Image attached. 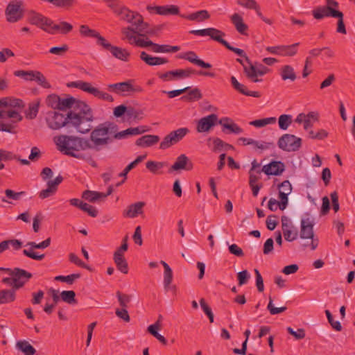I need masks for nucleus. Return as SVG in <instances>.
<instances>
[{"instance_id": "f257e3e1", "label": "nucleus", "mask_w": 355, "mask_h": 355, "mask_svg": "<svg viewBox=\"0 0 355 355\" xmlns=\"http://www.w3.org/2000/svg\"><path fill=\"white\" fill-rule=\"evenodd\" d=\"M114 12L121 19L125 20L132 26L121 28L122 40L133 44L139 37H145L146 35H153L154 33L147 30L148 24L144 21L143 17L139 13L134 12L127 8H113Z\"/></svg>"}, {"instance_id": "f03ea898", "label": "nucleus", "mask_w": 355, "mask_h": 355, "mask_svg": "<svg viewBox=\"0 0 355 355\" xmlns=\"http://www.w3.org/2000/svg\"><path fill=\"white\" fill-rule=\"evenodd\" d=\"M24 106L19 98L13 96L1 98V131L13 132L15 125L22 119L21 112Z\"/></svg>"}, {"instance_id": "7ed1b4c3", "label": "nucleus", "mask_w": 355, "mask_h": 355, "mask_svg": "<svg viewBox=\"0 0 355 355\" xmlns=\"http://www.w3.org/2000/svg\"><path fill=\"white\" fill-rule=\"evenodd\" d=\"M58 148L64 153L80 158V151L92 149L89 139L83 137L60 135L54 138Z\"/></svg>"}, {"instance_id": "20e7f679", "label": "nucleus", "mask_w": 355, "mask_h": 355, "mask_svg": "<svg viewBox=\"0 0 355 355\" xmlns=\"http://www.w3.org/2000/svg\"><path fill=\"white\" fill-rule=\"evenodd\" d=\"M68 119L69 124L73 126L77 132L85 134L91 130L94 117L89 106L81 103L79 105V111L69 113Z\"/></svg>"}, {"instance_id": "39448f33", "label": "nucleus", "mask_w": 355, "mask_h": 355, "mask_svg": "<svg viewBox=\"0 0 355 355\" xmlns=\"http://www.w3.org/2000/svg\"><path fill=\"white\" fill-rule=\"evenodd\" d=\"M114 135V124L110 122L103 123L93 129L90 134L92 149L98 150L101 147L111 143Z\"/></svg>"}, {"instance_id": "423d86ee", "label": "nucleus", "mask_w": 355, "mask_h": 355, "mask_svg": "<svg viewBox=\"0 0 355 355\" xmlns=\"http://www.w3.org/2000/svg\"><path fill=\"white\" fill-rule=\"evenodd\" d=\"M31 275L24 270L1 268V283L18 288L24 285Z\"/></svg>"}, {"instance_id": "0eeeda50", "label": "nucleus", "mask_w": 355, "mask_h": 355, "mask_svg": "<svg viewBox=\"0 0 355 355\" xmlns=\"http://www.w3.org/2000/svg\"><path fill=\"white\" fill-rule=\"evenodd\" d=\"M313 225L314 219L310 214H305L302 216L300 238L302 239H310L312 250H315L318 245V239L314 237Z\"/></svg>"}, {"instance_id": "6e6552de", "label": "nucleus", "mask_w": 355, "mask_h": 355, "mask_svg": "<svg viewBox=\"0 0 355 355\" xmlns=\"http://www.w3.org/2000/svg\"><path fill=\"white\" fill-rule=\"evenodd\" d=\"M28 20L32 24L37 26L50 34H54L55 29L58 28L52 20L37 12L31 13Z\"/></svg>"}, {"instance_id": "1a4fd4ad", "label": "nucleus", "mask_w": 355, "mask_h": 355, "mask_svg": "<svg viewBox=\"0 0 355 355\" xmlns=\"http://www.w3.org/2000/svg\"><path fill=\"white\" fill-rule=\"evenodd\" d=\"M188 132L189 130L187 128H180L171 132L164 137L160 143L159 148L163 150L170 148L182 140Z\"/></svg>"}, {"instance_id": "9d476101", "label": "nucleus", "mask_w": 355, "mask_h": 355, "mask_svg": "<svg viewBox=\"0 0 355 355\" xmlns=\"http://www.w3.org/2000/svg\"><path fill=\"white\" fill-rule=\"evenodd\" d=\"M5 15L6 20L10 23L20 20L23 16L22 2L20 1H12L8 5Z\"/></svg>"}, {"instance_id": "9b49d317", "label": "nucleus", "mask_w": 355, "mask_h": 355, "mask_svg": "<svg viewBox=\"0 0 355 355\" xmlns=\"http://www.w3.org/2000/svg\"><path fill=\"white\" fill-rule=\"evenodd\" d=\"M71 85H73L76 87H78L82 90L88 92L101 99H103L110 102H112L114 101V98L111 95L99 90L98 88L92 86L91 84H89V83L76 81L71 83Z\"/></svg>"}, {"instance_id": "f8f14e48", "label": "nucleus", "mask_w": 355, "mask_h": 355, "mask_svg": "<svg viewBox=\"0 0 355 355\" xmlns=\"http://www.w3.org/2000/svg\"><path fill=\"white\" fill-rule=\"evenodd\" d=\"M301 145V139L293 135L285 134L278 141L279 147L286 151H295Z\"/></svg>"}, {"instance_id": "ddd939ff", "label": "nucleus", "mask_w": 355, "mask_h": 355, "mask_svg": "<svg viewBox=\"0 0 355 355\" xmlns=\"http://www.w3.org/2000/svg\"><path fill=\"white\" fill-rule=\"evenodd\" d=\"M108 87L111 91L121 96H129L132 93L141 91L139 87L132 85L131 81L110 84Z\"/></svg>"}, {"instance_id": "4468645a", "label": "nucleus", "mask_w": 355, "mask_h": 355, "mask_svg": "<svg viewBox=\"0 0 355 355\" xmlns=\"http://www.w3.org/2000/svg\"><path fill=\"white\" fill-rule=\"evenodd\" d=\"M99 44L105 49L109 51L116 58L123 61L128 60L130 53L125 49L111 44L105 38H99Z\"/></svg>"}, {"instance_id": "2eb2a0df", "label": "nucleus", "mask_w": 355, "mask_h": 355, "mask_svg": "<svg viewBox=\"0 0 355 355\" xmlns=\"http://www.w3.org/2000/svg\"><path fill=\"white\" fill-rule=\"evenodd\" d=\"M46 121L49 127L54 130L60 129L66 124H69L68 116L65 117L58 112H49Z\"/></svg>"}, {"instance_id": "dca6fc26", "label": "nucleus", "mask_w": 355, "mask_h": 355, "mask_svg": "<svg viewBox=\"0 0 355 355\" xmlns=\"http://www.w3.org/2000/svg\"><path fill=\"white\" fill-rule=\"evenodd\" d=\"M218 117L214 114L201 118L197 122V132L200 133L209 132L215 126Z\"/></svg>"}, {"instance_id": "f3484780", "label": "nucleus", "mask_w": 355, "mask_h": 355, "mask_svg": "<svg viewBox=\"0 0 355 355\" xmlns=\"http://www.w3.org/2000/svg\"><path fill=\"white\" fill-rule=\"evenodd\" d=\"M298 45L299 43H295L290 46H267L266 49L273 55L293 56L296 53V47Z\"/></svg>"}, {"instance_id": "a211bd4d", "label": "nucleus", "mask_w": 355, "mask_h": 355, "mask_svg": "<svg viewBox=\"0 0 355 355\" xmlns=\"http://www.w3.org/2000/svg\"><path fill=\"white\" fill-rule=\"evenodd\" d=\"M192 33L200 36H209L213 40L221 43L224 46H227V42L222 39V35L223 33L220 32L219 30L214 28H208L200 30H195L191 31Z\"/></svg>"}, {"instance_id": "6ab92c4d", "label": "nucleus", "mask_w": 355, "mask_h": 355, "mask_svg": "<svg viewBox=\"0 0 355 355\" xmlns=\"http://www.w3.org/2000/svg\"><path fill=\"white\" fill-rule=\"evenodd\" d=\"M244 71L248 78L257 83L259 82L260 80L256 78V77L263 76L268 71V69L261 64L256 65L250 64L249 66L244 67Z\"/></svg>"}, {"instance_id": "aec40b11", "label": "nucleus", "mask_w": 355, "mask_h": 355, "mask_svg": "<svg viewBox=\"0 0 355 355\" xmlns=\"http://www.w3.org/2000/svg\"><path fill=\"white\" fill-rule=\"evenodd\" d=\"M133 44L141 47L150 46L151 47V50L155 53H168L169 49L168 45H159L155 44L150 40H146L144 37H139Z\"/></svg>"}, {"instance_id": "412c9836", "label": "nucleus", "mask_w": 355, "mask_h": 355, "mask_svg": "<svg viewBox=\"0 0 355 355\" xmlns=\"http://www.w3.org/2000/svg\"><path fill=\"white\" fill-rule=\"evenodd\" d=\"M192 72L193 71L189 69L170 71L165 73L161 74L159 77L165 81L178 80L189 78Z\"/></svg>"}, {"instance_id": "4be33fe9", "label": "nucleus", "mask_w": 355, "mask_h": 355, "mask_svg": "<svg viewBox=\"0 0 355 355\" xmlns=\"http://www.w3.org/2000/svg\"><path fill=\"white\" fill-rule=\"evenodd\" d=\"M318 120V113L311 112L307 114L304 113L298 114L295 121L297 123H302L304 128L306 130H309V129H310L311 127L313 125V123L317 121Z\"/></svg>"}, {"instance_id": "5701e85b", "label": "nucleus", "mask_w": 355, "mask_h": 355, "mask_svg": "<svg viewBox=\"0 0 355 355\" xmlns=\"http://www.w3.org/2000/svg\"><path fill=\"white\" fill-rule=\"evenodd\" d=\"M313 15L315 19H321L324 17H341L342 12L336 10H332L330 7L319 6L313 10Z\"/></svg>"}, {"instance_id": "b1692460", "label": "nucleus", "mask_w": 355, "mask_h": 355, "mask_svg": "<svg viewBox=\"0 0 355 355\" xmlns=\"http://www.w3.org/2000/svg\"><path fill=\"white\" fill-rule=\"evenodd\" d=\"M147 10L153 13L156 12L159 15H176L179 12V9L175 6H148Z\"/></svg>"}, {"instance_id": "393cba45", "label": "nucleus", "mask_w": 355, "mask_h": 355, "mask_svg": "<svg viewBox=\"0 0 355 355\" xmlns=\"http://www.w3.org/2000/svg\"><path fill=\"white\" fill-rule=\"evenodd\" d=\"M284 171V164L281 162H272L263 166L261 171L266 175H278Z\"/></svg>"}, {"instance_id": "a878e982", "label": "nucleus", "mask_w": 355, "mask_h": 355, "mask_svg": "<svg viewBox=\"0 0 355 355\" xmlns=\"http://www.w3.org/2000/svg\"><path fill=\"white\" fill-rule=\"evenodd\" d=\"M192 168L193 164L184 154L180 155L172 166V169L174 171L191 170Z\"/></svg>"}, {"instance_id": "bb28decb", "label": "nucleus", "mask_w": 355, "mask_h": 355, "mask_svg": "<svg viewBox=\"0 0 355 355\" xmlns=\"http://www.w3.org/2000/svg\"><path fill=\"white\" fill-rule=\"evenodd\" d=\"M159 140V137L157 135H147L138 139L136 141V144L139 146L146 148L157 144Z\"/></svg>"}, {"instance_id": "cd10ccee", "label": "nucleus", "mask_w": 355, "mask_h": 355, "mask_svg": "<svg viewBox=\"0 0 355 355\" xmlns=\"http://www.w3.org/2000/svg\"><path fill=\"white\" fill-rule=\"evenodd\" d=\"M181 58L203 68L209 69L211 67L210 64L205 62L203 60L199 59L197 55L193 51H189L184 53L181 56Z\"/></svg>"}, {"instance_id": "c85d7f7f", "label": "nucleus", "mask_w": 355, "mask_h": 355, "mask_svg": "<svg viewBox=\"0 0 355 355\" xmlns=\"http://www.w3.org/2000/svg\"><path fill=\"white\" fill-rule=\"evenodd\" d=\"M141 59L147 64L150 66L162 65L167 62V60L159 57H153L148 55L146 52L141 53Z\"/></svg>"}, {"instance_id": "c756f323", "label": "nucleus", "mask_w": 355, "mask_h": 355, "mask_svg": "<svg viewBox=\"0 0 355 355\" xmlns=\"http://www.w3.org/2000/svg\"><path fill=\"white\" fill-rule=\"evenodd\" d=\"M145 203L143 202L134 203L128 207L124 214L129 218H135L143 212V207Z\"/></svg>"}, {"instance_id": "7c9ffc66", "label": "nucleus", "mask_w": 355, "mask_h": 355, "mask_svg": "<svg viewBox=\"0 0 355 355\" xmlns=\"http://www.w3.org/2000/svg\"><path fill=\"white\" fill-rule=\"evenodd\" d=\"M231 20L238 32L241 34L246 33L248 26L243 22V19L241 15L235 13L232 15Z\"/></svg>"}, {"instance_id": "2f4dec72", "label": "nucleus", "mask_w": 355, "mask_h": 355, "mask_svg": "<svg viewBox=\"0 0 355 355\" xmlns=\"http://www.w3.org/2000/svg\"><path fill=\"white\" fill-rule=\"evenodd\" d=\"M16 348L23 352L25 355H33L36 350L29 343L28 341L25 340H19L16 343Z\"/></svg>"}, {"instance_id": "473e14b6", "label": "nucleus", "mask_w": 355, "mask_h": 355, "mask_svg": "<svg viewBox=\"0 0 355 355\" xmlns=\"http://www.w3.org/2000/svg\"><path fill=\"white\" fill-rule=\"evenodd\" d=\"M220 123L225 129L228 130L229 132L239 135L243 132V130L239 126L227 118L221 119Z\"/></svg>"}, {"instance_id": "72a5a7b5", "label": "nucleus", "mask_w": 355, "mask_h": 355, "mask_svg": "<svg viewBox=\"0 0 355 355\" xmlns=\"http://www.w3.org/2000/svg\"><path fill=\"white\" fill-rule=\"evenodd\" d=\"M114 261L121 272L125 274L128 272V264L123 257V254L115 252L114 254Z\"/></svg>"}, {"instance_id": "f704fd0d", "label": "nucleus", "mask_w": 355, "mask_h": 355, "mask_svg": "<svg viewBox=\"0 0 355 355\" xmlns=\"http://www.w3.org/2000/svg\"><path fill=\"white\" fill-rule=\"evenodd\" d=\"M82 197L90 202H96L101 198H105L106 195L103 193L87 190L83 193Z\"/></svg>"}, {"instance_id": "c9c22d12", "label": "nucleus", "mask_w": 355, "mask_h": 355, "mask_svg": "<svg viewBox=\"0 0 355 355\" xmlns=\"http://www.w3.org/2000/svg\"><path fill=\"white\" fill-rule=\"evenodd\" d=\"M161 328V323L156 322L155 324L148 326V331L163 344H166L165 338L159 334L158 330Z\"/></svg>"}, {"instance_id": "e433bc0d", "label": "nucleus", "mask_w": 355, "mask_h": 355, "mask_svg": "<svg viewBox=\"0 0 355 355\" xmlns=\"http://www.w3.org/2000/svg\"><path fill=\"white\" fill-rule=\"evenodd\" d=\"M281 77L284 80H290L294 81L297 76L294 69L290 65H284L281 69Z\"/></svg>"}, {"instance_id": "4c0bfd02", "label": "nucleus", "mask_w": 355, "mask_h": 355, "mask_svg": "<svg viewBox=\"0 0 355 355\" xmlns=\"http://www.w3.org/2000/svg\"><path fill=\"white\" fill-rule=\"evenodd\" d=\"M6 198L3 199H1V201L8 202V203H12L10 201L12 200H19L20 198L24 195V192H15L12 190L7 189L5 191Z\"/></svg>"}, {"instance_id": "58836bf2", "label": "nucleus", "mask_w": 355, "mask_h": 355, "mask_svg": "<svg viewBox=\"0 0 355 355\" xmlns=\"http://www.w3.org/2000/svg\"><path fill=\"white\" fill-rule=\"evenodd\" d=\"M209 17V12L205 10H200L196 12H193L190 14L187 17V18L189 20L196 21H202L205 19H207Z\"/></svg>"}, {"instance_id": "ea45409f", "label": "nucleus", "mask_w": 355, "mask_h": 355, "mask_svg": "<svg viewBox=\"0 0 355 355\" xmlns=\"http://www.w3.org/2000/svg\"><path fill=\"white\" fill-rule=\"evenodd\" d=\"M160 263L164 267L163 282L172 283L173 271H172L171 268L168 266V264L167 263H166L164 261H161Z\"/></svg>"}, {"instance_id": "a19ab883", "label": "nucleus", "mask_w": 355, "mask_h": 355, "mask_svg": "<svg viewBox=\"0 0 355 355\" xmlns=\"http://www.w3.org/2000/svg\"><path fill=\"white\" fill-rule=\"evenodd\" d=\"M276 122L275 117H269L258 120L252 121L250 123V125H254L257 128L264 127L268 124H272Z\"/></svg>"}, {"instance_id": "79ce46f5", "label": "nucleus", "mask_w": 355, "mask_h": 355, "mask_svg": "<svg viewBox=\"0 0 355 355\" xmlns=\"http://www.w3.org/2000/svg\"><path fill=\"white\" fill-rule=\"evenodd\" d=\"M80 32L82 35H83L85 36L96 37L97 39V42L98 44H99V38H103L94 30L90 29L88 26H87L85 25L80 26Z\"/></svg>"}, {"instance_id": "37998d69", "label": "nucleus", "mask_w": 355, "mask_h": 355, "mask_svg": "<svg viewBox=\"0 0 355 355\" xmlns=\"http://www.w3.org/2000/svg\"><path fill=\"white\" fill-rule=\"evenodd\" d=\"M15 289V288L12 287L10 289L1 291V304L8 303L14 300Z\"/></svg>"}, {"instance_id": "c03bdc74", "label": "nucleus", "mask_w": 355, "mask_h": 355, "mask_svg": "<svg viewBox=\"0 0 355 355\" xmlns=\"http://www.w3.org/2000/svg\"><path fill=\"white\" fill-rule=\"evenodd\" d=\"M33 81H35L38 85L44 88L51 87V85L48 83L47 80L44 76V75L40 71L35 72Z\"/></svg>"}, {"instance_id": "a18cd8bd", "label": "nucleus", "mask_w": 355, "mask_h": 355, "mask_svg": "<svg viewBox=\"0 0 355 355\" xmlns=\"http://www.w3.org/2000/svg\"><path fill=\"white\" fill-rule=\"evenodd\" d=\"M292 122V116L288 114H282L279 118V126L280 129L286 130Z\"/></svg>"}, {"instance_id": "49530a36", "label": "nucleus", "mask_w": 355, "mask_h": 355, "mask_svg": "<svg viewBox=\"0 0 355 355\" xmlns=\"http://www.w3.org/2000/svg\"><path fill=\"white\" fill-rule=\"evenodd\" d=\"M243 145H252L254 148L259 149H263L265 148L264 144L261 141H256L250 138L241 137L239 139Z\"/></svg>"}, {"instance_id": "de8ad7c7", "label": "nucleus", "mask_w": 355, "mask_h": 355, "mask_svg": "<svg viewBox=\"0 0 355 355\" xmlns=\"http://www.w3.org/2000/svg\"><path fill=\"white\" fill-rule=\"evenodd\" d=\"M49 2L56 7L68 9L73 4L74 0H49Z\"/></svg>"}, {"instance_id": "09e8293b", "label": "nucleus", "mask_w": 355, "mask_h": 355, "mask_svg": "<svg viewBox=\"0 0 355 355\" xmlns=\"http://www.w3.org/2000/svg\"><path fill=\"white\" fill-rule=\"evenodd\" d=\"M39 103H35L29 105L28 110L26 112V116L28 119H33L36 117L39 110Z\"/></svg>"}, {"instance_id": "8fccbe9b", "label": "nucleus", "mask_w": 355, "mask_h": 355, "mask_svg": "<svg viewBox=\"0 0 355 355\" xmlns=\"http://www.w3.org/2000/svg\"><path fill=\"white\" fill-rule=\"evenodd\" d=\"M164 166V163L158 162L154 161H148L146 163V168L153 173H157V171L163 168Z\"/></svg>"}, {"instance_id": "3c124183", "label": "nucleus", "mask_w": 355, "mask_h": 355, "mask_svg": "<svg viewBox=\"0 0 355 355\" xmlns=\"http://www.w3.org/2000/svg\"><path fill=\"white\" fill-rule=\"evenodd\" d=\"M60 98H59L58 96L55 94H51L48 96L46 98V103L49 107L53 109H58V106L60 105Z\"/></svg>"}, {"instance_id": "603ef678", "label": "nucleus", "mask_w": 355, "mask_h": 355, "mask_svg": "<svg viewBox=\"0 0 355 355\" xmlns=\"http://www.w3.org/2000/svg\"><path fill=\"white\" fill-rule=\"evenodd\" d=\"M35 72V71H17L15 72V75L24 78L25 80L33 81Z\"/></svg>"}, {"instance_id": "864d4df0", "label": "nucleus", "mask_w": 355, "mask_h": 355, "mask_svg": "<svg viewBox=\"0 0 355 355\" xmlns=\"http://www.w3.org/2000/svg\"><path fill=\"white\" fill-rule=\"evenodd\" d=\"M116 297L121 308L127 309L128 304L130 302L131 300L130 295L122 294L120 292H118L116 293Z\"/></svg>"}, {"instance_id": "5fc2aeb1", "label": "nucleus", "mask_w": 355, "mask_h": 355, "mask_svg": "<svg viewBox=\"0 0 355 355\" xmlns=\"http://www.w3.org/2000/svg\"><path fill=\"white\" fill-rule=\"evenodd\" d=\"M75 293L72 291H64L60 293L62 300L69 304L75 301Z\"/></svg>"}, {"instance_id": "6e6d98bb", "label": "nucleus", "mask_w": 355, "mask_h": 355, "mask_svg": "<svg viewBox=\"0 0 355 355\" xmlns=\"http://www.w3.org/2000/svg\"><path fill=\"white\" fill-rule=\"evenodd\" d=\"M200 306L202 309L203 311L205 312V313L209 318V320L210 322H214V314H213V313L211 311V309L206 304V302H205L204 299L202 298L200 300Z\"/></svg>"}, {"instance_id": "4d7b16f0", "label": "nucleus", "mask_w": 355, "mask_h": 355, "mask_svg": "<svg viewBox=\"0 0 355 355\" xmlns=\"http://www.w3.org/2000/svg\"><path fill=\"white\" fill-rule=\"evenodd\" d=\"M250 274L246 270L239 272L237 274L239 284L240 286L245 284L248 282V281L250 279Z\"/></svg>"}, {"instance_id": "13d9d810", "label": "nucleus", "mask_w": 355, "mask_h": 355, "mask_svg": "<svg viewBox=\"0 0 355 355\" xmlns=\"http://www.w3.org/2000/svg\"><path fill=\"white\" fill-rule=\"evenodd\" d=\"M55 26L58 27L55 29V33L60 31L61 33L65 34L72 30V26L66 21H62L59 25L55 24Z\"/></svg>"}, {"instance_id": "bf43d9fd", "label": "nucleus", "mask_w": 355, "mask_h": 355, "mask_svg": "<svg viewBox=\"0 0 355 355\" xmlns=\"http://www.w3.org/2000/svg\"><path fill=\"white\" fill-rule=\"evenodd\" d=\"M75 103V99L73 98H64L60 100V104L58 106L59 110H65L67 108L71 107Z\"/></svg>"}, {"instance_id": "052dcab7", "label": "nucleus", "mask_w": 355, "mask_h": 355, "mask_svg": "<svg viewBox=\"0 0 355 355\" xmlns=\"http://www.w3.org/2000/svg\"><path fill=\"white\" fill-rule=\"evenodd\" d=\"M325 314H326L328 321L330 323V324L331 325V327L336 331H340L342 329V326H341L340 322L334 320L333 316L329 311H328V310L325 311Z\"/></svg>"}, {"instance_id": "680f3d73", "label": "nucleus", "mask_w": 355, "mask_h": 355, "mask_svg": "<svg viewBox=\"0 0 355 355\" xmlns=\"http://www.w3.org/2000/svg\"><path fill=\"white\" fill-rule=\"evenodd\" d=\"M267 308L272 315L279 314L286 309V306H282L279 308L275 307L272 303V300L270 297L269 299V303L268 304Z\"/></svg>"}, {"instance_id": "e2e57ef3", "label": "nucleus", "mask_w": 355, "mask_h": 355, "mask_svg": "<svg viewBox=\"0 0 355 355\" xmlns=\"http://www.w3.org/2000/svg\"><path fill=\"white\" fill-rule=\"evenodd\" d=\"M129 131L130 130L129 128H128L127 130L118 132L116 125H114V135H113V139L114 138L116 139H123L128 138V137L131 136L130 132Z\"/></svg>"}, {"instance_id": "0e129e2a", "label": "nucleus", "mask_w": 355, "mask_h": 355, "mask_svg": "<svg viewBox=\"0 0 355 355\" xmlns=\"http://www.w3.org/2000/svg\"><path fill=\"white\" fill-rule=\"evenodd\" d=\"M80 277L79 274H73L68 276H57L55 277L56 280L62 281L69 284H72L73 281Z\"/></svg>"}, {"instance_id": "69168bd1", "label": "nucleus", "mask_w": 355, "mask_h": 355, "mask_svg": "<svg viewBox=\"0 0 355 355\" xmlns=\"http://www.w3.org/2000/svg\"><path fill=\"white\" fill-rule=\"evenodd\" d=\"M292 191V187L289 181H284L279 186V192L281 193L289 195Z\"/></svg>"}, {"instance_id": "338daca9", "label": "nucleus", "mask_w": 355, "mask_h": 355, "mask_svg": "<svg viewBox=\"0 0 355 355\" xmlns=\"http://www.w3.org/2000/svg\"><path fill=\"white\" fill-rule=\"evenodd\" d=\"M116 316L125 322L130 321V316L126 308L116 309L115 311Z\"/></svg>"}, {"instance_id": "774afa93", "label": "nucleus", "mask_w": 355, "mask_h": 355, "mask_svg": "<svg viewBox=\"0 0 355 355\" xmlns=\"http://www.w3.org/2000/svg\"><path fill=\"white\" fill-rule=\"evenodd\" d=\"M209 145L214 150L219 151L223 150L224 142L218 138H214L212 140V144Z\"/></svg>"}]
</instances>
